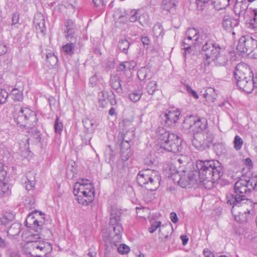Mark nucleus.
<instances>
[{
  "mask_svg": "<svg viewBox=\"0 0 257 257\" xmlns=\"http://www.w3.org/2000/svg\"><path fill=\"white\" fill-rule=\"evenodd\" d=\"M230 29L237 26L239 24L238 21L237 19H232L231 18H230Z\"/></svg>",
  "mask_w": 257,
  "mask_h": 257,
  "instance_id": "obj_59",
  "label": "nucleus"
},
{
  "mask_svg": "<svg viewBox=\"0 0 257 257\" xmlns=\"http://www.w3.org/2000/svg\"><path fill=\"white\" fill-rule=\"evenodd\" d=\"M247 185L250 191L257 187V175L252 174L251 177L248 180H246Z\"/></svg>",
  "mask_w": 257,
  "mask_h": 257,
  "instance_id": "obj_35",
  "label": "nucleus"
},
{
  "mask_svg": "<svg viewBox=\"0 0 257 257\" xmlns=\"http://www.w3.org/2000/svg\"><path fill=\"white\" fill-rule=\"evenodd\" d=\"M170 219L174 223H176L178 221L177 215L174 212L170 213Z\"/></svg>",
  "mask_w": 257,
  "mask_h": 257,
  "instance_id": "obj_56",
  "label": "nucleus"
},
{
  "mask_svg": "<svg viewBox=\"0 0 257 257\" xmlns=\"http://www.w3.org/2000/svg\"><path fill=\"white\" fill-rule=\"evenodd\" d=\"M65 27L66 28V30H69V29L75 30V25L73 21L71 20L66 21L65 23Z\"/></svg>",
  "mask_w": 257,
  "mask_h": 257,
  "instance_id": "obj_51",
  "label": "nucleus"
},
{
  "mask_svg": "<svg viewBox=\"0 0 257 257\" xmlns=\"http://www.w3.org/2000/svg\"><path fill=\"white\" fill-rule=\"evenodd\" d=\"M215 36L210 30H204L201 32L202 45L201 52L205 56L204 62L200 65L201 72L207 73V67L212 62H214L219 65H224L227 61L225 55H221L220 47L216 43Z\"/></svg>",
  "mask_w": 257,
  "mask_h": 257,
  "instance_id": "obj_2",
  "label": "nucleus"
},
{
  "mask_svg": "<svg viewBox=\"0 0 257 257\" xmlns=\"http://www.w3.org/2000/svg\"><path fill=\"white\" fill-rule=\"evenodd\" d=\"M185 86L186 90L189 93L191 94L195 99H198L199 98V96L197 92L195 90H193L190 85L186 84Z\"/></svg>",
  "mask_w": 257,
  "mask_h": 257,
  "instance_id": "obj_50",
  "label": "nucleus"
},
{
  "mask_svg": "<svg viewBox=\"0 0 257 257\" xmlns=\"http://www.w3.org/2000/svg\"><path fill=\"white\" fill-rule=\"evenodd\" d=\"M246 180L240 179L234 184L232 192L226 195L227 203L233 206H241L244 204H252L251 201L246 196L250 189L248 188Z\"/></svg>",
  "mask_w": 257,
  "mask_h": 257,
  "instance_id": "obj_6",
  "label": "nucleus"
},
{
  "mask_svg": "<svg viewBox=\"0 0 257 257\" xmlns=\"http://www.w3.org/2000/svg\"><path fill=\"white\" fill-rule=\"evenodd\" d=\"M196 176L192 172L188 174L187 177H181L178 181V184L182 188H192L196 184Z\"/></svg>",
  "mask_w": 257,
  "mask_h": 257,
  "instance_id": "obj_17",
  "label": "nucleus"
},
{
  "mask_svg": "<svg viewBox=\"0 0 257 257\" xmlns=\"http://www.w3.org/2000/svg\"><path fill=\"white\" fill-rule=\"evenodd\" d=\"M251 81L252 82V90L254 87L257 88V74L254 77L253 74H251Z\"/></svg>",
  "mask_w": 257,
  "mask_h": 257,
  "instance_id": "obj_60",
  "label": "nucleus"
},
{
  "mask_svg": "<svg viewBox=\"0 0 257 257\" xmlns=\"http://www.w3.org/2000/svg\"><path fill=\"white\" fill-rule=\"evenodd\" d=\"M248 4L245 1L236 2L234 8V12L236 15L243 18L244 21L252 12L253 9L248 8Z\"/></svg>",
  "mask_w": 257,
  "mask_h": 257,
  "instance_id": "obj_14",
  "label": "nucleus"
},
{
  "mask_svg": "<svg viewBox=\"0 0 257 257\" xmlns=\"http://www.w3.org/2000/svg\"><path fill=\"white\" fill-rule=\"evenodd\" d=\"M177 0H162L161 8L164 11L170 12L176 6Z\"/></svg>",
  "mask_w": 257,
  "mask_h": 257,
  "instance_id": "obj_26",
  "label": "nucleus"
},
{
  "mask_svg": "<svg viewBox=\"0 0 257 257\" xmlns=\"http://www.w3.org/2000/svg\"><path fill=\"white\" fill-rule=\"evenodd\" d=\"M12 25L15 26L16 28H18L17 25L19 24V15L18 13H14L12 16Z\"/></svg>",
  "mask_w": 257,
  "mask_h": 257,
  "instance_id": "obj_49",
  "label": "nucleus"
},
{
  "mask_svg": "<svg viewBox=\"0 0 257 257\" xmlns=\"http://www.w3.org/2000/svg\"><path fill=\"white\" fill-rule=\"evenodd\" d=\"M46 58L47 62L50 64L51 66H55L58 62V58L54 53L51 52L48 53L46 54Z\"/></svg>",
  "mask_w": 257,
  "mask_h": 257,
  "instance_id": "obj_40",
  "label": "nucleus"
},
{
  "mask_svg": "<svg viewBox=\"0 0 257 257\" xmlns=\"http://www.w3.org/2000/svg\"><path fill=\"white\" fill-rule=\"evenodd\" d=\"M121 80L118 75H111L110 79V84L111 87L117 92L122 93L123 89L120 83Z\"/></svg>",
  "mask_w": 257,
  "mask_h": 257,
  "instance_id": "obj_20",
  "label": "nucleus"
},
{
  "mask_svg": "<svg viewBox=\"0 0 257 257\" xmlns=\"http://www.w3.org/2000/svg\"><path fill=\"white\" fill-rule=\"evenodd\" d=\"M11 95L12 96V99L15 101H21L23 99L22 91L16 88L12 90Z\"/></svg>",
  "mask_w": 257,
  "mask_h": 257,
  "instance_id": "obj_33",
  "label": "nucleus"
},
{
  "mask_svg": "<svg viewBox=\"0 0 257 257\" xmlns=\"http://www.w3.org/2000/svg\"><path fill=\"white\" fill-rule=\"evenodd\" d=\"M211 3L218 11L224 9L228 6L227 0H213Z\"/></svg>",
  "mask_w": 257,
  "mask_h": 257,
  "instance_id": "obj_30",
  "label": "nucleus"
},
{
  "mask_svg": "<svg viewBox=\"0 0 257 257\" xmlns=\"http://www.w3.org/2000/svg\"><path fill=\"white\" fill-rule=\"evenodd\" d=\"M20 127L31 128L36 125L38 118L35 112L28 107L21 108L15 118Z\"/></svg>",
  "mask_w": 257,
  "mask_h": 257,
  "instance_id": "obj_10",
  "label": "nucleus"
},
{
  "mask_svg": "<svg viewBox=\"0 0 257 257\" xmlns=\"http://www.w3.org/2000/svg\"><path fill=\"white\" fill-rule=\"evenodd\" d=\"M56 101V100L53 96H50L48 98V102L49 103V106H50L51 109L52 106L55 104Z\"/></svg>",
  "mask_w": 257,
  "mask_h": 257,
  "instance_id": "obj_58",
  "label": "nucleus"
},
{
  "mask_svg": "<svg viewBox=\"0 0 257 257\" xmlns=\"http://www.w3.org/2000/svg\"><path fill=\"white\" fill-rule=\"evenodd\" d=\"M75 30H72L71 29L65 30V37L68 41L72 42L74 39V35L75 34Z\"/></svg>",
  "mask_w": 257,
  "mask_h": 257,
  "instance_id": "obj_44",
  "label": "nucleus"
},
{
  "mask_svg": "<svg viewBox=\"0 0 257 257\" xmlns=\"http://www.w3.org/2000/svg\"><path fill=\"white\" fill-rule=\"evenodd\" d=\"M236 49L240 53L247 54L253 51L257 53V40L249 36H242L238 40Z\"/></svg>",
  "mask_w": 257,
  "mask_h": 257,
  "instance_id": "obj_11",
  "label": "nucleus"
},
{
  "mask_svg": "<svg viewBox=\"0 0 257 257\" xmlns=\"http://www.w3.org/2000/svg\"><path fill=\"white\" fill-rule=\"evenodd\" d=\"M74 44L70 42L63 45L62 49L65 54L71 56L74 53Z\"/></svg>",
  "mask_w": 257,
  "mask_h": 257,
  "instance_id": "obj_34",
  "label": "nucleus"
},
{
  "mask_svg": "<svg viewBox=\"0 0 257 257\" xmlns=\"http://www.w3.org/2000/svg\"><path fill=\"white\" fill-rule=\"evenodd\" d=\"M204 30H210L207 28H202L199 31H198L194 28H190L187 30L185 33V37H186V40L188 41H192L193 44L199 45L201 42V32L202 31Z\"/></svg>",
  "mask_w": 257,
  "mask_h": 257,
  "instance_id": "obj_15",
  "label": "nucleus"
},
{
  "mask_svg": "<svg viewBox=\"0 0 257 257\" xmlns=\"http://www.w3.org/2000/svg\"><path fill=\"white\" fill-rule=\"evenodd\" d=\"M33 24L37 33H40L43 35H45V21L44 16L41 13L38 14L35 16Z\"/></svg>",
  "mask_w": 257,
  "mask_h": 257,
  "instance_id": "obj_18",
  "label": "nucleus"
},
{
  "mask_svg": "<svg viewBox=\"0 0 257 257\" xmlns=\"http://www.w3.org/2000/svg\"><path fill=\"white\" fill-rule=\"evenodd\" d=\"M170 226L165 227L162 226V228L159 229V239H161L162 242H166L168 240L170 241L173 243L174 240V238H172L171 233L170 234H166L165 232L167 230L169 229Z\"/></svg>",
  "mask_w": 257,
  "mask_h": 257,
  "instance_id": "obj_22",
  "label": "nucleus"
},
{
  "mask_svg": "<svg viewBox=\"0 0 257 257\" xmlns=\"http://www.w3.org/2000/svg\"><path fill=\"white\" fill-rule=\"evenodd\" d=\"M207 120L190 115L185 118L182 126L184 133H192L193 146L202 151L210 147L213 140V135L207 129Z\"/></svg>",
  "mask_w": 257,
  "mask_h": 257,
  "instance_id": "obj_1",
  "label": "nucleus"
},
{
  "mask_svg": "<svg viewBox=\"0 0 257 257\" xmlns=\"http://www.w3.org/2000/svg\"><path fill=\"white\" fill-rule=\"evenodd\" d=\"M135 137L134 130L133 127L130 128L128 130L125 131L123 134V137L122 143L125 142L126 145L130 144Z\"/></svg>",
  "mask_w": 257,
  "mask_h": 257,
  "instance_id": "obj_28",
  "label": "nucleus"
},
{
  "mask_svg": "<svg viewBox=\"0 0 257 257\" xmlns=\"http://www.w3.org/2000/svg\"><path fill=\"white\" fill-rule=\"evenodd\" d=\"M245 22L249 29L257 31V9H253Z\"/></svg>",
  "mask_w": 257,
  "mask_h": 257,
  "instance_id": "obj_19",
  "label": "nucleus"
},
{
  "mask_svg": "<svg viewBox=\"0 0 257 257\" xmlns=\"http://www.w3.org/2000/svg\"><path fill=\"white\" fill-rule=\"evenodd\" d=\"M31 246L34 250H39L41 252V254L36 255L38 257L41 256L42 254L46 255L52 249L51 244L45 241H32Z\"/></svg>",
  "mask_w": 257,
  "mask_h": 257,
  "instance_id": "obj_16",
  "label": "nucleus"
},
{
  "mask_svg": "<svg viewBox=\"0 0 257 257\" xmlns=\"http://www.w3.org/2000/svg\"><path fill=\"white\" fill-rule=\"evenodd\" d=\"M161 222L156 221L152 224L151 227L149 228V231L150 233L154 232L159 227H160Z\"/></svg>",
  "mask_w": 257,
  "mask_h": 257,
  "instance_id": "obj_52",
  "label": "nucleus"
},
{
  "mask_svg": "<svg viewBox=\"0 0 257 257\" xmlns=\"http://www.w3.org/2000/svg\"><path fill=\"white\" fill-rule=\"evenodd\" d=\"M186 40V38H185L184 41L182 42V46L184 47L183 49L185 50L184 52L183 53L185 57L186 56L187 52H188V53L190 52V50L191 49V47L190 45L191 44H193L192 43V41H188Z\"/></svg>",
  "mask_w": 257,
  "mask_h": 257,
  "instance_id": "obj_42",
  "label": "nucleus"
},
{
  "mask_svg": "<svg viewBox=\"0 0 257 257\" xmlns=\"http://www.w3.org/2000/svg\"><path fill=\"white\" fill-rule=\"evenodd\" d=\"M139 14L138 11L135 10L132 11L131 13V16L129 17V21L131 22H135L137 21L138 19H140V17L139 16Z\"/></svg>",
  "mask_w": 257,
  "mask_h": 257,
  "instance_id": "obj_47",
  "label": "nucleus"
},
{
  "mask_svg": "<svg viewBox=\"0 0 257 257\" xmlns=\"http://www.w3.org/2000/svg\"><path fill=\"white\" fill-rule=\"evenodd\" d=\"M32 133L33 134V135H34V137L38 141H40V139H41V137H40V132L38 131L37 130H34L33 132H32Z\"/></svg>",
  "mask_w": 257,
  "mask_h": 257,
  "instance_id": "obj_64",
  "label": "nucleus"
},
{
  "mask_svg": "<svg viewBox=\"0 0 257 257\" xmlns=\"http://www.w3.org/2000/svg\"><path fill=\"white\" fill-rule=\"evenodd\" d=\"M234 148L236 151L240 150L243 145L242 139L238 135L235 136L233 142Z\"/></svg>",
  "mask_w": 257,
  "mask_h": 257,
  "instance_id": "obj_39",
  "label": "nucleus"
},
{
  "mask_svg": "<svg viewBox=\"0 0 257 257\" xmlns=\"http://www.w3.org/2000/svg\"><path fill=\"white\" fill-rule=\"evenodd\" d=\"M44 213L38 211L30 213L25 221L26 226L39 232L44 223Z\"/></svg>",
  "mask_w": 257,
  "mask_h": 257,
  "instance_id": "obj_12",
  "label": "nucleus"
},
{
  "mask_svg": "<svg viewBox=\"0 0 257 257\" xmlns=\"http://www.w3.org/2000/svg\"><path fill=\"white\" fill-rule=\"evenodd\" d=\"M1 190L4 194L8 195L10 194L11 191L10 190V185L6 183H3L1 186Z\"/></svg>",
  "mask_w": 257,
  "mask_h": 257,
  "instance_id": "obj_48",
  "label": "nucleus"
},
{
  "mask_svg": "<svg viewBox=\"0 0 257 257\" xmlns=\"http://www.w3.org/2000/svg\"><path fill=\"white\" fill-rule=\"evenodd\" d=\"M85 185L75 183L73 194L79 204L87 206L93 202L95 192L92 184Z\"/></svg>",
  "mask_w": 257,
  "mask_h": 257,
  "instance_id": "obj_9",
  "label": "nucleus"
},
{
  "mask_svg": "<svg viewBox=\"0 0 257 257\" xmlns=\"http://www.w3.org/2000/svg\"><path fill=\"white\" fill-rule=\"evenodd\" d=\"M20 226V224L17 223L12 224L8 230V234L13 236L19 235L21 231Z\"/></svg>",
  "mask_w": 257,
  "mask_h": 257,
  "instance_id": "obj_32",
  "label": "nucleus"
},
{
  "mask_svg": "<svg viewBox=\"0 0 257 257\" xmlns=\"http://www.w3.org/2000/svg\"><path fill=\"white\" fill-rule=\"evenodd\" d=\"M7 51L6 46L3 44H0V55L5 54Z\"/></svg>",
  "mask_w": 257,
  "mask_h": 257,
  "instance_id": "obj_62",
  "label": "nucleus"
},
{
  "mask_svg": "<svg viewBox=\"0 0 257 257\" xmlns=\"http://www.w3.org/2000/svg\"><path fill=\"white\" fill-rule=\"evenodd\" d=\"M130 42L125 38L120 39L117 43L118 49L122 53L126 54L130 46Z\"/></svg>",
  "mask_w": 257,
  "mask_h": 257,
  "instance_id": "obj_24",
  "label": "nucleus"
},
{
  "mask_svg": "<svg viewBox=\"0 0 257 257\" xmlns=\"http://www.w3.org/2000/svg\"><path fill=\"white\" fill-rule=\"evenodd\" d=\"M200 181L205 184V182L212 184L219 180L224 172L221 163L214 160H198L196 162Z\"/></svg>",
  "mask_w": 257,
  "mask_h": 257,
  "instance_id": "obj_4",
  "label": "nucleus"
},
{
  "mask_svg": "<svg viewBox=\"0 0 257 257\" xmlns=\"http://www.w3.org/2000/svg\"><path fill=\"white\" fill-rule=\"evenodd\" d=\"M180 115V112L178 110L163 112L160 114L161 123L166 126H172L177 122Z\"/></svg>",
  "mask_w": 257,
  "mask_h": 257,
  "instance_id": "obj_13",
  "label": "nucleus"
},
{
  "mask_svg": "<svg viewBox=\"0 0 257 257\" xmlns=\"http://www.w3.org/2000/svg\"><path fill=\"white\" fill-rule=\"evenodd\" d=\"M141 41L143 43L144 47L148 48L150 41L149 39L146 36H142L141 38Z\"/></svg>",
  "mask_w": 257,
  "mask_h": 257,
  "instance_id": "obj_54",
  "label": "nucleus"
},
{
  "mask_svg": "<svg viewBox=\"0 0 257 257\" xmlns=\"http://www.w3.org/2000/svg\"><path fill=\"white\" fill-rule=\"evenodd\" d=\"M105 159L109 162L113 161L114 159V153L109 145L107 146V148L105 150Z\"/></svg>",
  "mask_w": 257,
  "mask_h": 257,
  "instance_id": "obj_41",
  "label": "nucleus"
},
{
  "mask_svg": "<svg viewBox=\"0 0 257 257\" xmlns=\"http://www.w3.org/2000/svg\"><path fill=\"white\" fill-rule=\"evenodd\" d=\"M83 123L84 126L88 130L89 129L90 127H92L93 126V123H92L91 121L89 119H85L83 120Z\"/></svg>",
  "mask_w": 257,
  "mask_h": 257,
  "instance_id": "obj_55",
  "label": "nucleus"
},
{
  "mask_svg": "<svg viewBox=\"0 0 257 257\" xmlns=\"http://www.w3.org/2000/svg\"><path fill=\"white\" fill-rule=\"evenodd\" d=\"M153 31L155 36L159 37L163 33V27L160 24H157L153 27Z\"/></svg>",
  "mask_w": 257,
  "mask_h": 257,
  "instance_id": "obj_46",
  "label": "nucleus"
},
{
  "mask_svg": "<svg viewBox=\"0 0 257 257\" xmlns=\"http://www.w3.org/2000/svg\"><path fill=\"white\" fill-rule=\"evenodd\" d=\"M203 97L208 102H213L216 99L217 93L214 89L208 87L201 91Z\"/></svg>",
  "mask_w": 257,
  "mask_h": 257,
  "instance_id": "obj_21",
  "label": "nucleus"
},
{
  "mask_svg": "<svg viewBox=\"0 0 257 257\" xmlns=\"http://www.w3.org/2000/svg\"><path fill=\"white\" fill-rule=\"evenodd\" d=\"M25 185L26 190L29 191L33 188L34 187L35 183L30 180H28V181L25 182Z\"/></svg>",
  "mask_w": 257,
  "mask_h": 257,
  "instance_id": "obj_53",
  "label": "nucleus"
},
{
  "mask_svg": "<svg viewBox=\"0 0 257 257\" xmlns=\"http://www.w3.org/2000/svg\"><path fill=\"white\" fill-rule=\"evenodd\" d=\"M142 94V91L141 90H138L130 93L129 94V98L132 101L136 102L140 99Z\"/></svg>",
  "mask_w": 257,
  "mask_h": 257,
  "instance_id": "obj_36",
  "label": "nucleus"
},
{
  "mask_svg": "<svg viewBox=\"0 0 257 257\" xmlns=\"http://www.w3.org/2000/svg\"><path fill=\"white\" fill-rule=\"evenodd\" d=\"M252 71L249 65L245 63L238 64L233 72L234 79L237 86L246 93L252 91L251 81Z\"/></svg>",
  "mask_w": 257,
  "mask_h": 257,
  "instance_id": "obj_7",
  "label": "nucleus"
},
{
  "mask_svg": "<svg viewBox=\"0 0 257 257\" xmlns=\"http://www.w3.org/2000/svg\"><path fill=\"white\" fill-rule=\"evenodd\" d=\"M9 94L5 89H0V104L6 102Z\"/></svg>",
  "mask_w": 257,
  "mask_h": 257,
  "instance_id": "obj_45",
  "label": "nucleus"
},
{
  "mask_svg": "<svg viewBox=\"0 0 257 257\" xmlns=\"http://www.w3.org/2000/svg\"><path fill=\"white\" fill-rule=\"evenodd\" d=\"M88 182H89V181L87 179H82L80 180V181L77 182L76 183H78L81 185V186H86L85 185L87 184H91V183H88Z\"/></svg>",
  "mask_w": 257,
  "mask_h": 257,
  "instance_id": "obj_63",
  "label": "nucleus"
},
{
  "mask_svg": "<svg viewBox=\"0 0 257 257\" xmlns=\"http://www.w3.org/2000/svg\"><path fill=\"white\" fill-rule=\"evenodd\" d=\"M93 4L95 7H101L103 6V0H93Z\"/></svg>",
  "mask_w": 257,
  "mask_h": 257,
  "instance_id": "obj_61",
  "label": "nucleus"
},
{
  "mask_svg": "<svg viewBox=\"0 0 257 257\" xmlns=\"http://www.w3.org/2000/svg\"><path fill=\"white\" fill-rule=\"evenodd\" d=\"M157 86V82L155 81H151L147 84L146 89L150 95H153L156 90Z\"/></svg>",
  "mask_w": 257,
  "mask_h": 257,
  "instance_id": "obj_37",
  "label": "nucleus"
},
{
  "mask_svg": "<svg viewBox=\"0 0 257 257\" xmlns=\"http://www.w3.org/2000/svg\"><path fill=\"white\" fill-rule=\"evenodd\" d=\"M7 175V171L4 169V168H3L0 171V182L5 180Z\"/></svg>",
  "mask_w": 257,
  "mask_h": 257,
  "instance_id": "obj_57",
  "label": "nucleus"
},
{
  "mask_svg": "<svg viewBox=\"0 0 257 257\" xmlns=\"http://www.w3.org/2000/svg\"><path fill=\"white\" fill-rule=\"evenodd\" d=\"M97 97L99 106L102 108L106 107L109 99L108 92L105 91H101L98 93Z\"/></svg>",
  "mask_w": 257,
  "mask_h": 257,
  "instance_id": "obj_23",
  "label": "nucleus"
},
{
  "mask_svg": "<svg viewBox=\"0 0 257 257\" xmlns=\"http://www.w3.org/2000/svg\"><path fill=\"white\" fill-rule=\"evenodd\" d=\"M156 137L159 145L156 147L158 153L172 152L178 153L182 152V140L176 134L170 133L162 127H159L156 130Z\"/></svg>",
  "mask_w": 257,
  "mask_h": 257,
  "instance_id": "obj_5",
  "label": "nucleus"
},
{
  "mask_svg": "<svg viewBox=\"0 0 257 257\" xmlns=\"http://www.w3.org/2000/svg\"><path fill=\"white\" fill-rule=\"evenodd\" d=\"M124 146L125 144L124 143H121L120 146L121 157L123 161H126L128 160L131 155L130 145V144H127L126 145V150H125V148L124 147Z\"/></svg>",
  "mask_w": 257,
  "mask_h": 257,
  "instance_id": "obj_25",
  "label": "nucleus"
},
{
  "mask_svg": "<svg viewBox=\"0 0 257 257\" xmlns=\"http://www.w3.org/2000/svg\"><path fill=\"white\" fill-rule=\"evenodd\" d=\"M15 218V215L10 212H6L0 217V223L4 225H7L10 222L12 221Z\"/></svg>",
  "mask_w": 257,
  "mask_h": 257,
  "instance_id": "obj_29",
  "label": "nucleus"
},
{
  "mask_svg": "<svg viewBox=\"0 0 257 257\" xmlns=\"http://www.w3.org/2000/svg\"><path fill=\"white\" fill-rule=\"evenodd\" d=\"M137 180L138 184L151 191L156 190L161 180L159 173L154 170L145 169L139 171Z\"/></svg>",
  "mask_w": 257,
  "mask_h": 257,
  "instance_id": "obj_8",
  "label": "nucleus"
},
{
  "mask_svg": "<svg viewBox=\"0 0 257 257\" xmlns=\"http://www.w3.org/2000/svg\"><path fill=\"white\" fill-rule=\"evenodd\" d=\"M230 17L229 16H224L222 21V26L226 30L230 29Z\"/></svg>",
  "mask_w": 257,
  "mask_h": 257,
  "instance_id": "obj_43",
  "label": "nucleus"
},
{
  "mask_svg": "<svg viewBox=\"0 0 257 257\" xmlns=\"http://www.w3.org/2000/svg\"><path fill=\"white\" fill-rule=\"evenodd\" d=\"M150 70L146 67H142L138 71V77L141 81H145L150 79L148 76V73H150Z\"/></svg>",
  "mask_w": 257,
  "mask_h": 257,
  "instance_id": "obj_31",
  "label": "nucleus"
},
{
  "mask_svg": "<svg viewBox=\"0 0 257 257\" xmlns=\"http://www.w3.org/2000/svg\"><path fill=\"white\" fill-rule=\"evenodd\" d=\"M109 214V227L110 229H112V231L109 233L108 239L111 247H113L114 246L119 253L126 254L130 251L129 246L125 244H121L117 247L116 243L120 241L121 233L123 231L121 223V209L115 206H111Z\"/></svg>",
  "mask_w": 257,
  "mask_h": 257,
  "instance_id": "obj_3",
  "label": "nucleus"
},
{
  "mask_svg": "<svg viewBox=\"0 0 257 257\" xmlns=\"http://www.w3.org/2000/svg\"><path fill=\"white\" fill-rule=\"evenodd\" d=\"M54 127L56 133L58 134H60L61 133L63 125L62 122L60 120L59 117L57 115L56 116L55 120Z\"/></svg>",
  "mask_w": 257,
  "mask_h": 257,
  "instance_id": "obj_38",
  "label": "nucleus"
},
{
  "mask_svg": "<svg viewBox=\"0 0 257 257\" xmlns=\"http://www.w3.org/2000/svg\"><path fill=\"white\" fill-rule=\"evenodd\" d=\"M135 61H126L119 64L117 68V71H126L133 70L136 66Z\"/></svg>",
  "mask_w": 257,
  "mask_h": 257,
  "instance_id": "obj_27",
  "label": "nucleus"
}]
</instances>
